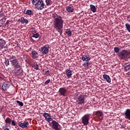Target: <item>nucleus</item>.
Instances as JSON below:
<instances>
[{"mask_svg":"<svg viewBox=\"0 0 130 130\" xmlns=\"http://www.w3.org/2000/svg\"><path fill=\"white\" fill-rule=\"evenodd\" d=\"M19 23H22V24H28V20L25 19V18L22 17L20 19L18 20Z\"/></svg>","mask_w":130,"mask_h":130,"instance_id":"19","label":"nucleus"},{"mask_svg":"<svg viewBox=\"0 0 130 130\" xmlns=\"http://www.w3.org/2000/svg\"><path fill=\"white\" fill-rule=\"evenodd\" d=\"M43 116L45 118V120L47 122H49V123H50V121H52V118H51V116H50V114L45 113L43 114Z\"/></svg>","mask_w":130,"mask_h":130,"instance_id":"12","label":"nucleus"},{"mask_svg":"<svg viewBox=\"0 0 130 130\" xmlns=\"http://www.w3.org/2000/svg\"><path fill=\"white\" fill-rule=\"evenodd\" d=\"M2 128L3 130H10V128H8L7 127H5V126H3Z\"/></svg>","mask_w":130,"mask_h":130,"instance_id":"40","label":"nucleus"},{"mask_svg":"<svg viewBox=\"0 0 130 130\" xmlns=\"http://www.w3.org/2000/svg\"><path fill=\"white\" fill-rule=\"evenodd\" d=\"M67 35H68V36L71 37L72 36V31H71V29H67L65 31Z\"/></svg>","mask_w":130,"mask_h":130,"instance_id":"26","label":"nucleus"},{"mask_svg":"<svg viewBox=\"0 0 130 130\" xmlns=\"http://www.w3.org/2000/svg\"><path fill=\"white\" fill-rule=\"evenodd\" d=\"M18 126L22 128L29 127V122L27 121H20L18 123Z\"/></svg>","mask_w":130,"mask_h":130,"instance_id":"9","label":"nucleus"},{"mask_svg":"<svg viewBox=\"0 0 130 130\" xmlns=\"http://www.w3.org/2000/svg\"><path fill=\"white\" fill-rule=\"evenodd\" d=\"M6 45V41L3 39H0V50L5 48Z\"/></svg>","mask_w":130,"mask_h":130,"instance_id":"16","label":"nucleus"},{"mask_svg":"<svg viewBox=\"0 0 130 130\" xmlns=\"http://www.w3.org/2000/svg\"><path fill=\"white\" fill-rule=\"evenodd\" d=\"M35 6H36L38 10H43L45 4L42 2V0H40Z\"/></svg>","mask_w":130,"mask_h":130,"instance_id":"8","label":"nucleus"},{"mask_svg":"<svg viewBox=\"0 0 130 130\" xmlns=\"http://www.w3.org/2000/svg\"><path fill=\"white\" fill-rule=\"evenodd\" d=\"M5 64H6V66L7 67H8V66H9V64H10V61L8 59H5Z\"/></svg>","mask_w":130,"mask_h":130,"instance_id":"33","label":"nucleus"},{"mask_svg":"<svg viewBox=\"0 0 130 130\" xmlns=\"http://www.w3.org/2000/svg\"><path fill=\"white\" fill-rule=\"evenodd\" d=\"M9 59L10 60H14V59H16V56H14L13 55H11L9 56Z\"/></svg>","mask_w":130,"mask_h":130,"instance_id":"36","label":"nucleus"},{"mask_svg":"<svg viewBox=\"0 0 130 130\" xmlns=\"http://www.w3.org/2000/svg\"><path fill=\"white\" fill-rule=\"evenodd\" d=\"M9 23H10V21L7 20L6 22V25H9Z\"/></svg>","mask_w":130,"mask_h":130,"instance_id":"43","label":"nucleus"},{"mask_svg":"<svg viewBox=\"0 0 130 130\" xmlns=\"http://www.w3.org/2000/svg\"><path fill=\"white\" fill-rule=\"evenodd\" d=\"M86 66L89 67V66H90V62H86Z\"/></svg>","mask_w":130,"mask_h":130,"instance_id":"44","label":"nucleus"},{"mask_svg":"<svg viewBox=\"0 0 130 130\" xmlns=\"http://www.w3.org/2000/svg\"><path fill=\"white\" fill-rule=\"evenodd\" d=\"M129 54V51L122 50L120 53H118V56L121 59H125L128 58Z\"/></svg>","mask_w":130,"mask_h":130,"instance_id":"2","label":"nucleus"},{"mask_svg":"<svg viewBox=\"0 0 130 130\" xmlns=\"http://www.w3.org/2000/svg\"><path fill=\"white\" fill-rule=\"evenodd\" d=\"M32 37H34V38H38L39 37V34H32Z\"/></svg>","mask_w":130,"mask_h":130,"instance_id":"34","label":"nucleus"},{"mask_svg":"<svg viewBox=\"0 0 130 130\" xmlns=\"http://www.w3.org/2000/svg\"><path fill=\"white\" fill-rule=\"evenodd\" d=\"M124 70L125 72H128L127 73V75H128V76H130V64L126 65L125 67Z\"/></svg>","mask_w":130,"mask_h":130,"instance_id":"22","label":"nucleus"},{"mask_svg":"<svg viewBox=\"0 0 130 130\" xmlns=\"http://www.w3.org/2000/svg\"><path fill=\"white\" fill-rule=\"evenodd\" d=\"M14 74L15 76L19 77V76H23V69H22V66H20V68L17 69H14Z\"/></svg>","mask_w":130,"mask_h":130,"instance_id":"11","label":"nucleus"},{"mask_svg":"<svg viewBox=\"0 0 130 130\" xmlns=\"http://www.w3.org/2000/svg\"><path fill=\"white\" fill-rule=\"evenodd\" d=\"M114 52H115L116 53H118V52H119V48L115 47L114 48Z\"/></svg>","mask_w":130,"mask_h":130,"instance_id":"32","label":"nucleus"},{"mask_svg":"<svg viewBox=\"0 0 130 130\" xmlns=\"http://www.w3.org/2000/svg\"><path fill=\"white\" fill-rule=\"evenodd\" d=\"M125 26L127 31H128V32L130 33V25L128 23H126Z\"/></svg>","mask_w":130,"mask_h":130,"instance_id":"31","label":"nucleus"},{"mask_svg":"<svg viewBox=\"0 0 130 130\" xmlns=\"http://www.w3.org/2000/svg\"><path fill=\"white\" fill-rule=\"evenodd\" d=\"M10 62L11 63V66L13 67L15 70H18V69L21 68V65L19 64V60L18 59L11 60H10Z\"/></svg>","mask_w":130,"mask_h":130,"instance_id":"4","label":"nucleus"},{"mask_svg":"<svg viewBox=\"0 0 130 130\" xmlns=\"http://www.w3.org/2000/svg\"><path fill=\"white\" fill-rule=\"evenodd\" d=\"M67 92L68 90L64 87H61L59 89L58 93L61 95V96H67Z\"/></svg>","mask_w":130,"mask_h":130,"instance_id":"13","label":"nucleus"},{"mask_svg":"<svg viewBox=\"0 0 130 130\" xmlns=\"http://www.w3.org/2000/svg\"><path fill=\"white\" fill-rule=\"evenodd\" d=\"M78 105H82L85 104V95L82 94L79 95L76 99Z\"/></svg>","mask_w":130,"mask_h":130,"instance_id":"5","label":"nucleus"},{"mask_svg":"<svg viewBox=\"0 0 130 130\" xmlns=\"http://www.w3.org/2000/svg\"><path fill=\"white\" fill-rule=\"evenodd\" d=\"M50 83V79H48L45 82V85H48V84H49Z\"/></svg>","mask_w":130,"mask_h":130,"instance_id":"39","label":"nucleus"},{"mask_svg":"<svg viewBox=\"0 0 130 130\" xmlns=\"http://www.w3.org/2000/svg\"><path fill=\"white\" fill-rule=\"evenodd\" d=\"M7 19L6 18H4L2 19L1 20V21H2V24H4L6 22V20Z\"/></svg>","mask_w":130,"mask_h":130,"instance_id":"38","label":"nucleus"},{"mask_svg":"<svg viewBox=\"0 0 130 130\" xmlns=\"http://www.w3.org/2000/svg\"><path fill=\"white\" fill-rule=\"evenodd\" d=\"M5 122L7 124H10L11 122H12V120L10 118V117H7L5 120Z\"/></svg>","mask_w":130,"mask_h":130,"instance_id":"28","label":"nucleus"},{"mask_svg":"<svg viewBox=\"0 0 130 130\" xmlns=\"http://www.w3.org/2000/svg\"><path fill=\"white\" fill-rule=\"evenodd\" d=\"M125 114V118L130 120V109H127L126 110Z\"/></svg>","mask_w":130,"mask_h":130,"instance_id":"17","label":"nucleus"},{"mask_svg":"<svg viewBox=\"0 0 130 130\" xmlns=\"http://www.w3.org/2000/svg\"><path fill=\"white\" fill-rule=\"evenodd\" d=\"M44 75H45V76H46V77H47L48 76H50V73L49 72V70L46 71L45 72V74H44Z\"/></svg>","mask_w":130,"mask_h":130,"instance_id":"37","label":"nucleus"},{"mask_svg":"<svg viewBox=\"0 0 130 130\" xmlns=\"http://www.w3.org/2000/svg\"><path fill=\"white\" fill-rule=\"evenodd\" d=\"M66 73L68 78H71L72 76H73V72H72V70H71V69H67L66 71Z\"/></svg>","mask_w":130,"mask_h":130,"instance_id":"18","label":"nucleus"},{"mask_svg":"<svg viewBox=\"0 0 130 130\" xmlns=\"http://www.w3.org/2000/svg\"><path fill=\"white\" fill-rule=\"evenodd\" d=\"M10 88V83L9 82H4L3 84L2 89L4 91H7Z\"/></svg>","mask_w":130,"mask_h":130,"instance_id":"15","label":"nucleus"},{"mask_svg":"<svg viewBox=\"0 0 130 130\" xmlns=\"http://www.w3.org/2000/svg\"><path fill=\"white\" fill-rule=\"evenodd\" d=\"M41 53L44 55L47 54L49 52V45L46 44L44 46L42 47L40 49Z\"/></svg>","mask_w":130,"mask_h":130,"instance_id":"6","label":"nucleus"},{"mask_svg":"<svg viewBox=\"0 0 130 130\" xmlns=\"http://www.w3.org/2000/svg\"><path fill=\"white\" fill-rule=\"evenodd\" d=\"M33 68L35 70H36V71H38V70H39V65H38L37 63H34Z\"/></svg>","mask_w":130,"mask_h":130,"instance_id":"27","label":"nucleus"},{"mask_svg":"<svg viewBox=\"0 0 130 130\" xmlns=\"http://www.w3.org/2000/svg\"><path fill=\"white\" fill-rule=\"evenodd\" d=\"M33 6H35L40 0H30Z\"/></svg>","mask_w":130,"mask_h":130,"instance_id":"29","label":"nucleus"},{"mask_svg":"<svg viewBox=\"0 0 130 130\" xmlns=\"http://www.w3.org/2000/svg\"><path fill=\"white\" fill-rule=\"evenodd\" d=\"M3 78L0 77V80H3Z\"/></svg>","mask_w":130,"mask_h":130,"instance_id":"45","label":"nucleus"},{"mask_svg":"<svg viewBox=\"0 0 130 130\" xmlns=\"http://www.w3.org/2000/svg\"><path fill=\"white\" fill-rule=\"evenodd\" d=\"M4 126H5V127H9V125L8 124H6Z\"/></svg>","mask_w":130,"mask_h":130,"instance_id":"42","label":"nucleus"},{"mask_svg":"<svg viewBox=\"0 0 130 130\" xmlns=\"http://www.w3.org/2000/svg\"><path fill=\"white\" fill-rule=\"evenodd\" d=\"M16 103L19 105V106H23L24 105V104H23L22 102H20L19 101H16Z\"/></svg>","mask_w":130,"mask_h":130,"instance_id":"35","label":"nucleus"},{"mask_svg":"<svg viewBox=\"0 0 130 130\" xmlns=\"http://www.w3.org/2000/svg\"><path fill=\"white\" fill-rule=\"evenodd\" d=\"M49 123L52 129L60 130V125L56 121L53 120L51 123Z\"/></svg>","mask_w":130,"mask_h":130,"instance_id":"3","label":"nucleus"},{"mask_svg":"<svg viewBox=\"0 0 130 130\" xmlns=\"http://www.w3.org/2000/svg\"><path fill=\"white\" fill-rule=\"evenodd\" d=\"M45 3L47 6H51V0H45Z\"/></svg>","mask_w":130,"mask_h":130,"instance_id":"30","label":"nucleus"},{"mask_svg":"<svg viewBox=\"0 0 130 130\" xmlns=\"http://www.w3.org/2000/svg\"><path fill=\"white\" fill-rule=\"evenodd\" d=\"M26 15H28V16H33V11L31 10H27L25 13Z\"/></svg>","mask_w":130,"mask_h":130,"instance_id":"25","label":"nucleus"},{"mask_svg":"<svg viewBox=\"0 0 130 130\" xmlns=\"http://www.w3.org/2000/svg\"><path fill=\"white\" fill-rule=\"evenodd\" d=\"M11 122H12V125H13L14 126H15V125H16V123H15V121L14 120H12Z\"/></svg>","mask_w":130,"mask_h":130,"instance_id":"41","label":"nucleus"},{"mask_svg":"<svg viewBox=\"0 0 130 130\" xmlns=\"http://www.w3.org/2000/svg\"><path fill=\"white\" fill-rule=\"evenodd\" d=\"M103 78L106 80L108 83H111V79H110V77H109V76L106 74H104L103 75Z\"/></svg>","mask_w":130,"mask_h":130,"instance_id":"21","label":"nucleus"},{"mask_svg":"<svg viewBox=\"0 0 130 130\" xmlns=\"http://www.w3.org/2000/svg\"><path fill=\"white\" fill-rule=\"evenodd\" d=\"M54 28L60 35L62 34V28H63V20L61 16H58L54 19L53 21Z\"/></svg>","mask_w":130,"mask_h":130,"instance_id":"1","label":"nucleus"},{"mask_svg":"<svg viewBox=\"0 0 130 130\" xmlns=\"http://www.w3.org/2000/svg\"><path fill=\"white\" fill-rule=\"evenodd\" d=\"M91 116L90 114H87L84 115L81 120H82V122L84 124V125H87L89 123V118H90V116Z\"/></svg>","mask_w":130,"mask_h":130,"instance_id":"7","label":"nucleus"},{"mask_svg":"<svg viewBox=\"0 0 130 130\" xmlns=\"http://www.w3.org/2000/svg\"><path fill=\"white\" fill-rule=\"evenodd\" d=\"M82 59L83 61H90L91 58H90V56H89V55H84L82 56Z\"/></svg>","mask_w":130,"mask_h":130,"instance_id":"20","label":"nucleus"},{"mask_svg":"<svg viewBox=\"0 0 130 130\" xmlns=\"http://www.w3.org/2000/svg\"><path fill=\"white\" fill-rule=\"evenodd\" d=\"M66 11L68 13H73V12H74V8H72L70 6H67L66 8Z\"/></svg>","mask_w":130,"mask_h":130,"instance_id":"23","label":"nucleus"},{"mask_svg":"<svg viewBox=\"0 0 130 130\" xmlns=\"http://www.w3.org/2000/svg\"><path fill=\"white\" fill-rule=\"evenodd\" d=\"M129 22H130V20H129Z\"/></svg>","mask_w":130,"mask_h":130,"instance_id":"46","label":"nucleus"},{"mask_svg":"<svg viewBox=\"0 0 130 130\" xmlns=\"http://www.w3.org/2000/svg\"><path fill=\"white\" fill-rule=\"evenodd\" d=\"M31 57L34 59H36L39 57V54L35 50H33L31 52Z\"/></svg>","mask_w":130,"mask_h":130,"instance_id":"14","label":"nucleus"},{"mask_svg":"<svg viewBox=\"0 0 130 130\" xmlns=\"http://www.w3.org/2000/svg\"><path fill=\"white\" fill-rule=\"evenodd\" d=\"M90 10L93 13H96V7L93 5H90Z\"/></svg>","mask_w":130,"mask_h":130,"instance_id":"24","label":"nucleus"},{"mask_svg":"<svg viewBox=\"0 0 130 130\" xmlns=\"http://www.w3.org/2000/svg\"><path fill=\"white\" fill-rule=\"evenodd\" d=\"M94 115L97 117V118H99V120L102 121L103 120V112L102 111H98L95 112Z\"/></svg>","mask_w":130,"mask_h":130,"instance_id":"10","label":"nucleus"}]
</instances>
